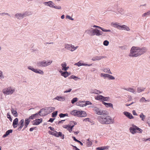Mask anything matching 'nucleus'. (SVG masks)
<instances>
[{
    "label": "nucleus",
    "mask_w": 150,
    "mask_h": 150,
    "mask_svg": "<svg viewBox=\"0 0 150 150\" xmlns=\"http://www.w3.org/2000/svg\"><path fill=\"white\" fill-rule=\"evenodd\" d=\"M147 51L146 47L132 46L130 51L129 56L132 57H137L146 53Z\"/></svg>",
    "instance_id": "f257e3e1"
},
{
    "label": "nucleus",
    "mask_w": 150,
    "mask_h": 150,
    "mask_svg": "<svg viewBox=\"0 0 150 150\" xmlns=\"http://www.w3.org/2000/svg\"><path fill=\"white\" fill-rule=\"evenodd\" d=\"M98 121L102 124H110L114 123V119H112L111 117L108 115H102L98 117Z\"/></svg>",
    "instance_id": "f03ea898"
},
{
    "label": "nucleus",
    "mask_w": 150,
    "mask_h": 150,
    "mask_svg": "<svg viewBox=\"0 0 150 150\" xmlns=\"http://www.w3.org/2000/svg\"><path fill=\"white\" fill-rule=\"evenodd\" d=\"M52 62V61L49 60L46 61L45 60L37 62L36 65L38 67H45L50 65Z\"/></svg>",
    "instance_id": "7ed1b4c3"
},
{
    "label": "nucleus",
    "mask_w": 150,
    "mask_h": 150,
    "mask_svg": "<svg viewBox=\"0 0 150 150\" xmlns=\"http://www.w3.org/2000/svg\"><path fill=\"white\" fill-rule=\"evenodd\" d=\"M31 15L30 12L26 11L23 13H16L15 15V18L18 20H21L24 17L29 16Z\"/></svg>",
    "instance_id": "20e7f679"
},
{
    "label": "nucleus",
    "mask_w": 150,
    "mask_h": 150,
    "mask_svg": "<svg viewBox=\"0 0 150 150\" xmlns=\"http://www.w3.org/2000/svg\"><path fill=\"white\" fill-rule=\"evenodd\" d=\"M93 111L95 113L98 115H107L108 112L105 110H102L97 107L93 109Z\"/></svg>",
    "instance_id": "39448f33"
},
{
    "label": "nucleus",
    "mask_w": 150,
    "mask_h": 150,
    "mask_svg": "<svg viewBox=\"0 0 150 150\" xmlns=\"http://www.w3.org/2000/svg\"><path fill=\"white\" fill-rule=\"evenodd\" d=\"M45 5L49 6L52 8H54L57 9H61L62 7L59 6H55L53 2L51 1H49L48 2H45L43 3Z\"/></svg>",
    "instance_id": "423d86ee"
},
{
    "label": "nucleus",
    "mask_w": 150,
    "mask_h": 150,
    "mask_svg": "<svg viewBox=\"0 0 150 150\" xmlns=\"http://www.w3.org/2000/svg\"><path fill=\"white\" fill-rule=\"evenodd\" d=\"M15 91L14 89L11 87H8L7 88H4L2 90V92L4 95H8L12 94Z\"/></svg>",
    "instance_id": "0eeeda50"
},
{
    "label": "nucleus",
    "mask_w": 150,
    "mask_h": 150,
    "mask_svg": "<svg viewBox=\"0 0 150 150\" xmlns=\"http://www.w3.org/2000/svg\"><path fill=\"white\" fill-rule=\"evenodd\" d=\"M113 11L116 13L117 15L120 14L121 15H123L125 14V11L124 9L122 8L118 7L116 9L113 10Z\"/></svg>",
    "instance_id": "6e6552de"
},
{
    "label": "nucleus",
    "mask_w": 150,
    "mask_h": 150,
    "mask_svg": "<svg viewBox=\"0 0 150 150\" xmlns=\"http://www.w3.org/2000/svg\"><path fill=\"white\" fill-rule=\"evenodd\" d=\"M44 110V108L41 109L38 113L32 115L29 117V118L33 120L36 118H39L40 115H41L40 114Z\"/></svg>",
    "instance_id": "1a4fd4ad"
},
{
    "label": "nucleus",
    "mask_w": 150,
    "mask_h": 150,
    "mask_svg": "<svg viewBox=\"0 0 150 150\" xmlns=\"http://www.w3.org/2000/svg\"><path fill=\"white\" fill-rule=\"evenodd\" d=\"M52 134L53 135H54L56 137H60L62 139L64 138V135L63 134L62 132H57L56 131H54Z\"/></svg>",
    "instance_id": "9d476101"
},
{
    "label": "nucleus",
    "mask_w": 150,
    "mask_h": 150,
    "mask_svg": "<svg viewBox=\"0 0 150 150\" xmlns=\"http://www.w3.org/2000/svg\"><path fill=\"white\" fill-rule=\"evenodd\" d=\"M137 126L135 125H133L132 127H130L129 128L130 132L133 134H134L135 133L137 132Z\"/></svg>",
    "instance_id": "9b49d317"
},
{
    "label": "nucleus",
    "mask_w": 150,
    "mask_h": 150,
    "mask_svg": "<svg viewBox=\"0 0 150 150\" xmlns=\"http://www.w3.org/2000/svg\"><path fill=\"white\" fill-rule=\"evenodd\" d=\"M94 29L92 28H89L86 31V32L90 36H94Z\"/></svg>",
    "instance_id": "f8f14e48"
},
{
    "label": "nucleus",
    "mask_w": 150,
    "mask_h": 150,
    "mask_svg": "<svg viewBox=\"0 0 150 150\" xmlns=\"http://www.w3.org/2000/svg\"><path fill=\"white\" fill-rule=\"evenodd\" d=\"M42 121V118L36 119L33 121L32 124L33 125H37L41 123Z\"/></svg>",
    "instance_id": "ddd939ff"
},
{
    "label": "nucleus",
    "mask_w": 150,
    "mask_h": 150,
    "mask_svg": "<svg viewBox=\"0 0 150 150\" xmlns=\"http://www.w3.org/2000/svg\"><path fill=\"white\" fill-rule=\"evenodd\" d=\"M59 72L61 74V76L65 78L67 77L70 74V73L68 72L67 71L63 72L62 71L60 70Z\"/></svg>",
    "instance_id": "4468645a"
},
{
    "label": "nucleus",
    "mask_w": 150,
    "mask_h": 150,
    "mask_svg": "<svg viewBox=\"0 0 150 150\" xmlns=\"http://www.w3.org/2000/svg\"><path fill=\"white\" fill-rule=\"evenodd\" d=\"M123 89L124 90L127 91L134 94H135L136 93L135 89L129 87L127 88H124Z\"/></svg>",
    "instance_id": "2eb2a0df"
},
{
    "label": "nucleus",
    "mask_w": 150,
    "mask_h": 150,
    "mask_svg": "<svg viewBox=\"0 0 150 150\" xmlns=\"http://www.w3.org/2000/svg\"><path fill=\"white\" fill-rule=\"evenodd\" d=\"M103 33L102 32L98 29H95L94 36L96 35L97 36L101 35H102Z\"/></svg>",
    "instance_id": "dca6fc26"
},
{
    "label": "nucleus",
    "mask_w": 150,
    "mask_h": 150,
    "mask_svg": "<svg viewBox=\"0 0 150 150\" xmlns=\"http://www.w3.org/2000/svg\"><path fill=\"white\" fill-rule=\"evenodd\" d=\"M105 56H97L95 57H93L92 59V60L93 61H95L97 60H99L105 58Z\"/></svg>",
    "instance_id": "f3484780"
},
{
    "label": "nucleus",
    "mask_w": 150,
    "mask_h": 150,
    "mask_svg": "<svg viewBox=\"0 0 150 150\" xmlns=\"http://www.w3.org/2000/svg\"><path fill=\"white\" fill-rule=\"evenodd\" d=\"M53 99L57 100L60 101H64L65 100V98L64 96H57Z\"/></svg>",
    "instance_id": "a211bd4d"
},
{
    "label": "nucleus",
    "mask_w": 150,
    "mask_h": 150,
    "mask_svg": "<svg viewBox=\"0 0 150 150\" xmlns=\"http://www.w3.org/2000/svg\"><path fill=\"white\" fill-rule=\"evenodd\" d=\"M54 108L53 107H50L49 108H46L45 109L44 108L43 110H45L48 113H50L52 111H54Z\"/></svg>",
    "instance_id": "6ab92c4d"
},
{
    "label": "nucleus",
    "mask_w": 150,
    "mask_h": 150,
    "mask_svg": "<svg viewBox=\"0 0 150 150\" xmlns=\"http://www.w3.org/2000/svg\"><path fill=\"white\" fill-rule=\"evenodd\" d=\"M24 120L23 119L21 120V121L19 122V127H18V129L20 131L21 130L22 128L24 126Z\"/></svg>",
    "instance_id": "aec40b11"
},
{
    "label": "nucleus",
    "mask_w": 150,
    "mask_h": 150,
    "mask_svg": "<svg viewBox=\"0 0 150 150\" xmlns=\"http://www.w3.org/2000/svg\"><path fill=\"white\" fill-rule=\"evenodd\" d=\"M123 114L126 117L130 119H131L133 118V116L132 114L129 112L125 111L123 112Z\"/></svg>",
    "instance_id": "412c9836"
},
{
    "label": "nucleus",
    "mask_w": 150,
    "mask_h": 150,
    "mask_svg": "<svg viewBox=\"0 0 150 150\" xmlns=\"http://www.w3.org/2000/svg\"><path fill=\"white\" fill-rule=\"evenodd\" d=\"M70 113L71 115L74 116L79 117V111L76 110H74L71 111L70 112Z\"/></svg>",
    "instance_id": "4be33fe9"
},
{
    "label": "nucleus",
    "mask_w": 150,
    "mask_h": 150,
    "mask_svg": "<svg viewBox=\"0 0 150 150\" xmlns=\"http://www.w3.org/2000/svg\"><path fill=\"white\" fill-rule=\"evenodd\" d=\"M93 28H99L100 29H101V30H102V31L103 32H111V30H107V29H104L103 28H101L100 26H97V25H94L93 26Z\"/></svg>",
    "instance_id": "5701e85b"
},
{
    "label": "nucleus",
    "mask_w": 150,
    "mask_h": 150,
    "mask_svg": "<svg viewBox=\"0 0 150 150\" xmlns=\"http://www.w3.org/2000/svg\"><path fill=\"white\" fill-rule=\"evenodd\" d=\"M87 115L86 113L84 111H79V117H85Z\"/></svg>",
    "instance_id": "b1692460"
},
{
    "label": "nucleus",
    "mask_w": 150,
    "mask_h": 150,
    "mask_svg": "<svg viewBox=\"0 0 150 150\" xmlns=\"http://www.w3.org/2000/svg\"><path fill=\"white\" fill-rule=\"evenodd\" d=\"M120 30H124L127 31H129L130 30L129 28L125 25H121Z\"/></svg>",
    "instance_id": "393cba45"
},
{
    "label": "nucleus",
    "mask_w": 150,
    "mask_h": 150,
    "mask_svg": "<svg viewBox=\"0 0 150 150\" xmlns=\"http://www.w3.org/2000/svg\"><path fill=\"white\" fill-rule=\"evenodd\" d=\"M111 25L113 26V27L117 28L119 30H120V28L121 26V25H120L119 24V23H111Z\"/></svg>",
    "instance_id": "a878e982"
},
{
    "label": "nucleus",
    "mask_w": 150,
    "mask_h": 150,
    "mask_svg": "<svg viewBox=\"0 0 150 150\" xmlns=\"http://www.w3.org/2000/svg\"><path fill=\"white\" fill-rule=\"evenodd\" d=\"M18 118H16L13 121V126L14 128H16L17 127V125L18 124Z\"/></svg>",
    "instance_id": "bb28decb"
},
{
    "label": "nucleus",
    "mask_w": 150,
    "mask_h": 150,
    "mask_svg": "<svg viewBox=\"0 0 150 150\" xmlns=\"http://www.w3.org/2000/svg\"><path fill=\"white\" fill-rule=\"evenodd\" d=\"M103 104H104L106 107L107 108L110 107L113 108V105L110 103H107L104 102H103Z\"/></svg>",
    "instance_id": "cd10ccee"
},
{
    "label": "nucleus",
    "mask_w": 150,
    "mask_h": 150,
    "mask_svg": "<svg viewBox=\"0 0 150 150\" xmlns=\"http://www.w3.org/2000/svg\"><path fill=\"white\" fill-rule=\"evenodd\" d=\"M86 146L87 147H90L92 144V142L89 138L86 140Z\"/></svg>",
    "instance_id": "c85d7f7f"
},
{
    "label": "nucleus",
    "mask_w": 150,
    "mask_h": 150,
    "mask_svg": "<svg viewBox=\"0 0 150 150\" xmlns=\"http://www.w3.org/2000/svg\"><path fill=\"white\" fill-rule=\"evenodd\" d=\"M145 89L146 88L145 87H139L137 88V91L138 93H140L144 91Z\"/></svg>",
    "instance_id": "c756f323"
},
{
    "label": "nucleus",
    "mask_w": 150,
    "mask_h": 150,
    "mask_svg": "<svg viewBox=\"0 0 150 150\" xmlns=\"http://www.w3.org/2000/svg\"><path fill=\"white\" fill-rule=\"evenodd\" d=\"M13 130L12 129H10L6 131L5 134H4L3 136V137L4 138L10 134L12 133Z\"/></svg>",
    "instance_id": "7c9ffc66"
},
{
    "label": "nucleus",
    "mask_w": 150,
    "mask_h": 150,
    "mask_svg": "<svg viewBox=\"0 0 150 150\" xmlns=\"http://www.w3.org/2000/svg\"><path fill=\"white\" fill-rule=\"evenodd\" d=\"M85 101H79L77 102L76 103V105L77 106H79L81 107H83L85 106Z\"/></svg>",
    "instance_id": "2f4dec72"
},
{
    "label": "nucleus",
    "mask_w": 150,
    "mask_h": 150,
    "mask_svg": "<svg viewBox=\"0 0 150 150\" xmlns=\"http://www.w3.org/2000/svg\"><path fill=\"white\" fill-rule=\"evenodd\" d=\"M102 92L101 91H99L96 89H95L93 90H92L91 91V93H94L97 94H99L100 93H102Z\"/></svg>",
    "instance_id": "473e14b6"
},
{
    "label": "nucleus",
    "mask_w": 150,
    "mask_h": 150,
    "mask_svg": "<svg viewBox=\"0 0 150 150\" xmlns=\"http://www.w3.org/2000/svg\"><path fill=\"white\" fill-rule=\"evenodd\" d=\"M149 100H146L145 98L144 97H142L141 98H140L139 100V102L140 103H146V102H150Z\"/></svg>",
    "instance_id": "72a5a7b5"
},
{
    "label": "nucleus",
    "mask_w": 150,
    "mask_h": 150,
    "mask_svg": "<svg viewBox=\"0 0 150 150\" xmlns=\"http://www.w3.org/2000/svg\"><path fill=\"white\" fill-rule=\"evenodd\" d=\"M34 72L36 73L40 74L41 75H43L44 74V72L40 69H35Z\"/></svg>",
    "instance_id": "f704fd0d"
},
{
    "label": "nucleus",
    "mask_w": 150,
    "mask_h": 150,
    "mask_svg": "<svg viewBox=\"0 0 150 150\" xmlns=\"http://www.w3.org/2000/svg\"><path fill=\"white\" fill-rule=\"evenodd\" d=\"M11 113L15 117H16L18 116V114L16 110H14L13 108L11 109Z\"/></svg>",
    "instance_id": "c9c22d12"
},
{
    "label": "nucleus",
    "mask_w": 150,
    "mask_h": 150,
    "mask_svg": "<svg viewBox=\"0 0 150 150\" xmlns=\"http://www.w3.org/2000/svg\"><path fill=\"white\" fill-rule=\"evenodd\" d=\"M103 71L105 73L112 74V73L109 68H105L103 69Z\"/></svg>",
    "instance_id": "e433bc0d"
},
{
    "label": "nucleus",
    "mask_w": 150,
    "mask_h": 150,
    "mask_svg": "<svg viewBox=\"0 0 150 150\" xmlns=\"http://www.w3.org/2000/svg\"><path fill=\"white\" fill-rule=\"evenodd\" d=\"M109 75L108 74L101 73L100 76L101 77H103L104 79H106V78L108 79Z\"/></svg>",
    "instance_id": "4c0bfd02"
},
{
    "label": "nucleus",
    "mask_w": 150,
    "mask_h": 150,
    "mask_svg": "<svg viewBox=\"0 0 150 150\" xmlns=\"http://www.w3.org/2000/svg\"><path fill=\"white\" fill-rule=\"evenodd\" d=\"M149 16H150V11L144 13L142 15V16L143 17H144Z\"/></svg>",
    "instance_id": "58836bf2"
},
{
    "label": "nucleus",
    "mask_w": 150,
    "mask_h": 150,
    "mask_svg": "<svg viewBox=\"0 0 150 150\" xmlns=\"http://www.w3.org/2000/svg\"><path fill=\"white\" fill-rule=\"evenodd\" d=\"M141 119L143 121H144L146 118V116L144 115L143 113H141L139 115Z\"/></svg>",
    "instance_id": "ea45409f"
},
{
    "label": "nucleus",
    "mask_w": 150,
    "mask_h": 150,
    "mask_svg": "<svg viewBox=\"0 0 150 150\" xmlns=\"http://www.w3.org/2000/svg\"><path fill=\"white\" fill-rule=\"evenodd\" d=\"M103 96L102 95H98L95 97V99L98 100L102 101Z\"/></svg>",
    "instance_id": "a19ab883"
},
{
    "label": "nucleus",
    "mask_w": 150,
    "mask_h": 150,
    "mask_svg": "<svg viewBox=\"0 0 150 150\" xmlns=\"http://www.w3.org/2000/svg\"><path fill=\"white\" fill-rule=\"evenodd\" d=\"M67 64L65 62H63L61 64V66L62 67V70L63 71H64L67 66Z\"/></svg>",
    "instance_id": "79ce46f5"
},
{
    "label": "nucleus",
    "mask_w": 150,
    "mask_h": 150,
    "mask_svg": "<svg viewBox=\"0 0 150 150\" xmlns=\"http://www.w3.org/2000/svg\"><path fill=\"white\" fill-rule=\"evenodd\" d=\"M71 46V44H67L65 45V48L70 50Z\"/></svg>",
    "instance_id": "37998d69"
},
{
    "label": "nucleus",
    "mask_w": 150,
    "mask_h": 150,
    "mask_svg": "<svg viewBox=\"0 0 150 150\" xmlns=\"http://www.w3.org/2000/svg\"><path fill=\"white\" fill-rule=\"evenodd\" d=\"M30 119L29 118V117L25 119V124L28 125L30 122Z\"/></svg>",
    "instance_id": "c03bdc74"
},
{
    "label": "nucleus",
    "mask_w": 150,
    "mask_h": 150,
    "mask_svg": "<svg viewBox=\"0 0 150 150\" xmlns=\"http://www.w3.org/2000/svg\"><path fill=\"white\" fill-rule=\"evenodd\" d=\"M70 78V79H74L75 80V81H77V80L78 79H80V78H78V77L75 76H74V75H72L71 76Z\"/></svg>",
    "instance_id": "a18cd8bd"
},
{
    "label": "nucleus",
    "mask_w": 150,
    "mask_h": 150,
    "mask_svg": "<svg viewBox=\"0 0 150 150\" xmlns=\"http://www.w3.org/2000/svg\"><path fill=\"white\" fill-rule=\"evenodd\" d=\"M63 128L67 129L68 131L70 128V125H64L63 126Z\"/></svg>",
    "instance_id": "49530a36"
},
{
    "label": "nucleus",
    "mask_w": 150,
    "mask_h": 150,
    "mask_svg": "<svg viewBox=\"0 0 150 150\" xmlns=\"http://www.w3.org/2000/svg\"><path fill=\"white\" fill-rule=\"evenodd\" d=\"M68 114L67 113H66L63 114V113H61L59 114V116L60 118L64 117L65 116H68Z\"/></svg>",
    "instance_id": "de8ad7c7"
},
{
    "label": "nucleus",
    "mask_w": 150,
    "mask_h": 150,
    "mask_svg": "<svg viewBox=\"0 0 150 150\" xmlns=\"http://www.w3.org/2000/svg\"><path fill=\"white\" fill-rule=\"evenodd\" d=\"M83 63L81 62V61H80L79 62H78L76 63L75 64V65L77 66L78 67H80L81 66H83Z\"/></svg>",
    "instance_id": "09e8293b"
},
{
    "label": "nucleus",
    "mask_w": 150,
    "mask_h": 150,
    "mask_svg": "<svg viewBox=\"0 0 150 150\" xmlns=\"http://www.w3.org/2000/svg\"><path fill=\"white\" fill-rule=\"evenodd\" d=\"M78 100V98H74L71 101V102L72 104H74Z\"/></svg>",
    "instance_id": "8fccbe9b"
},
{
    "label": "nucleus",
    "mask_w": 150,
    "mask_h": 150,
    "mask_svg": "<svg viewBox=\"0 0 150 150\" xmlns=\"http://www.w3.org/2000/svg\"><path fill=\"white\" fill-rule=\"evenodd\" d=\"M137 130H138V131H137V133L139 134H141L142 133V130L141 129L138 127H137Z\"/></svg>",
    "instance_id": "3c124183"
},
{
    "label": "nucleus",
    "mask_w": 150,
    "mask_h": 150,
    "mask_svg": "<svg viewBox=\"0 0 150 150\" xmlns=\"http://www.w3.org/2000/svg\"><path fill=\"white\" fill-rule=\"evenodd\" d=\"M57 111H56L55 112H53L52 113V117H55L57 116Z\"/></svg>",
    "instance_id": "603ef678"
},
{
    "label": "nucleus",
    "mask_w": 150,
    "mask_h": 150,
    "mask_svg": "<svg viewBox=\"0 0 150 150\" xmlns=\"http://www.w3.org/2000/svg\"><path fill=\"white\" fill-rule=\"evenodd\" d=\"M109 44V42L107 40H105L103 43V44L105 46H108Z\"/></svg>",
    "instance_id": "864d4df0"
},
{
    "label": "nucleus",
    "mask_w": 150,
    "mask_h": 150,
    "mask_svg": "<svg viewBox=\"0 0 150 150\" xmlns=\"http://www.w3.org/2000/svg\"><path fill=\"white\" fill-rule=\"evenodd\" d=\"M103 150H107L110 148V146H102Z\"/></svg>",
    "instance_id": "5fc2aeb1"
},
{
    "label": "nucleus",
    "mask_w": 150,
    "mask_h": 150,
    "mask_svg": "<svg viewBox=\"0 0 150 150\" xmlns=\"http://www.w3.org/2000/svg\"><path fill=\"white\" fill-rule=\"evenodd\" d=\"M108 79L109 80H114L115 79V78L109 74L108 76Z\"/></svg>",
    "instance_id": "6e6d98bb"
},
{
    "label": "nucleus",
    "mask_w": 150,
    "mask_h": 150,
    "mask_svg": "<svg viewBox=\"0 0 150 150\" xmlns=\"http://www.w3.org/2000/svg\"><path fill=\"white\" fill-rule=\"evenodd\" d=\"M28 68L29 70H31L33 72H34L35 69H34L32 67L30 66L28 67Z\"/></svg>",
    "instance_id": "4d7b16f0"
},
{
    "label": "nucleus",
    "mask_w": 150,
    "mask_h": 150,
    "mask_svg": "<svg viewBox=\"0 0 150 150\" xmlns=\"http://www.w3.org/2000/svg\"><path fill=\"white\" fill-rule=\"evenodd\" d=\"M84 104L85 105V106H86L88 105H91L92 104V103L91 102L89 101H87L86 102L85 101Z\"/></svg>",
    "instance_id": "13d9d810"
},
{
    "label": "nucleus",
    "mask_w": 150,
    "mask_h": 150,
    "mask_svg": "<svg viewBox=\"0 0 150 150\" xmlns=\"http://www.w3.org/2000/svg\"><path fill=\"white\" fill-rule=\"evenodd\" d=\"M7 117L9 119V120H10V121H11V122H12V119L11 118L10 115L8 113L7 114Z\"/></svg>",
    "instance_id": "bf43d9fd"
},
{
    "label": "nucleus",
    "mask_w": 150,
    "mask_h": 150,
    "mask_svg": "<svg viewBox=\"0 0 150 150\" xmlns=\"http://www.w3.org/2000/svg\"><path fill=\"white\" fill-rule=\"evenodd\" d=\"M71 50H70V51H71V52L74 51L75 50V47L73 45H71Z\"/></svg>",
    "instance_id": "052dcab7"
},
{
    "label": "nucleus",
    "mask_w": 150,
    "mask_h": 150,
    "mask_svg": "<svg viewBox=\"0 0 150 150\" xmlns=\"http://www.w3.org/2000/svg\"><path fill=\"white\" fill-rule=\"evenodd\" d=\"M66 18L70 20H74V18H72L69 15L66 16Z\"/></svg>",
    "instance_id": "680f3d73"
},
{
    "label": "nucleus",
    "mask_w": 150,
    "mask_h": 150,
    "mask_svg": "<svg viewBox=\"0 0 150 150\" xmlns=\"http://www.w3.org/2000/svg\"><path fill=\"white\" fill-rule=\"evenodd\" d=\"M0 15L1 16H9V14L7 13H0Z\"/></svg>",
    "instance_id": "e2e57ef3"
},
{
    "label": "nucleus",
    "mask_w": 150,
    "mask_h": 150,
    "mask_svg": "<svg viewBox=\"0 0 150 150\" xmlns=\"http://www.w3.org/2000/svg\"><path fill=\"white\" fill-rule=\"evenodd\" d=\"M4 77L3 75V73L2 71H0V79H3Z\"/></svg>",
    "instance_id": "0e129e2a"
},
{
    "label": "nucleus",
    "mask_w": 150,
    "mask_h": 150,
    "mask_svg": "<svg viewBox=\"0 0 150 150\" xmlns=\"http://www.w3.org/2000/svg\"><path fill=\"white\" fill-rule=\"evenodd\" d=\"M109 98L108 97H104L103 96L102 101H107L108 100Z\"/></svg>",
    "instance_id": "69168bd1"
},
{
    "label": "nucleus",
    "mask_w": 150,
    "mask_h": 150,
    "mask_svg": "<svg viewBox=\"0 0 150 150\" xmlns=\"http://www.w3.org/2000/svg\"><path fill=\"white\" fill-rule=\"evenodd\" d=\"M142 140L143 141L146 142L147 141H150V138H148V139H145V138H143L142 139Z\"/></svg>",
    "instance_id": "338daca9"
},
{
    "label": "nucleus",
    "mask_w": 150,
    "mask_h": 150,
    "mask_svg": "<svg viewBox=\"0 0 150 150\" xmlns=\"http://www.w3.org/2000/svg\"><path fill=\"white\" fill-rule=\"evenodd\" d=\"M96 150H103L102 146L98 147L96 149Z\"/></svg>",
    "instance_id": "774afa93"
}]
</instances>
